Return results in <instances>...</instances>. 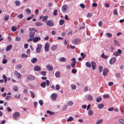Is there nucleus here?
<instances>
[{
  "instance_id": "nucleus-1",
  "label": "nucleus",
  "mask_w": 124,
  "mask_h": 124,
  "mask_svg": "<svg viewBox=\"0 0 124 124\" xmlns=\"http://www.w3.org/2000/svg\"><path fill=\"white\" fill-rule=\"evenodd\" d=\"M53 22L52 20H49L46 22V24L48 26L51 27L54 25Z\"/></svg>"
},
{
  "instance_id": "nucleus-2",
  "label": "nucleus",
  "mask_w": 124,
  "mask_h": 124,
  "mask_svg": "<svg viewBox=\"0 0 124 124\" xmlns=\"http://www.w3.org/2000/svg\"><path fill=\"white\" fill-rule=\"evenodd\" d=\"M35 32H38V31L34 29H32V30L31 31L29 34V36L30 37H32L34 36L35 34Z\"/></svg>"
},
{
  "instance_id": "nucleus-3",
  "label": "nucleus",
  "mask_w": 124,
  "mask_h": 124,
  "mask_svg": "<svg viewBox=\"0 0 124 124\" xmlns=\"http://www.w3.org/2000/svg\"><path fill=\"white\" fill-rule=\"evenodd\" d=\"M42 47V46L41 44H39L38 45L36 49V52L37 53H39L40 52Z\"/></svg>"
},
{
  "instance_id": "nucleus-4",
  "label": "nucleus",
  "mask_w": 124,
  "mask_h": 124,
  "mask_svg": "<svg viewBox=\"0 0 124 124\" xmlns=\"http://www.w3.org/2000/svg\"><path fill=\"white\" fill-rule=\"evenodd\" d=\"M20 116V114L18 112H16L14 113L13 115V117L15 119H17L18 117Z\"/></svg>"
},
{
  "instance_id": "nucleus-5",
  "label": "nucleus",
  "mask_w": 124,
  "mask_h": 124,
  "mask_svg": "<svg viewBox=\"0 0 124 124\" xmlns=\"http://www.w3.org/2000/svg\"><path fill=\"white\" fill-rule=\"evenodd\" d=\"M50 44L48 42H47L45 46V50L46 52H47L49 51V48Z\"/></svg>"
},
{
  "instance_id": "nucleus-6",
  "label": "nucleus",
  "mask_w": 124,
  "mask_h": 124,
  "mask_svg": "<svg viewBox=\"0 0 124 124\" xmlns=\"http://www.w3.org/2000/svg\"><path fill=\"white\" fill-rule=\"evenodd\" d=\"M80 40L79 39H76L72 41V43L74 45H77L80 42Z\"/></svg>"
},
{
  "instance_id": "nucleus-7",
  "label": "nucleus",
  "mask_w": 124,
  "mask_h": 124,
  "mask_svg": "<svg viewBox=\"0 0 124 124\" xmlns=\"http://www.w3.org/2000/svg\"><path fill=\"white\" fill-rule=\"evenodd\" d=\"M67 5L65 4L63 5L62 7V11L64 12H65L67 10Z\"/></svg>"
},
{
  "instance_id": "nucleus-8",
  "label": "nucleus",
  "mask_w": 124,
  "mask_h": 124,
  "mask_svg": "<svg viewBox=\"0 0 124 124\" xmlns=\"http://www.w3.org/2000/svg\"><path fill=\"white\" fill-rule=\"evenodd\" d=\"M27 78L29 80H33L35 78L34 76L32 75H29L27 77Z\"/></svg>"
},
{
  "instance_id": "nucleus-9",
  "label": "nucleus",
  "mask_w": 124,
  "mask_h": 124,
  "mask_svg": "<svg viewBox=\"0 0 124 124\" xmlns=\"http://www.w3.org/2000/svg\"><path fill=\"white\" fill-rule=\"evenodd\" d=\"M46 68L47 69L50 71H52L53 69V67L52 66L50 65H47L46 66Z\"/></svg>"
},
{
  "instance_id": "nucleus-10",
  "label": "nucleus",
  "mask_w": 124,
  "mask_h": 124,
  "mask_svg": "<svg viewBox=\"0 0 124 124\" xmlns=\"http://www.w3.org/2000/svg\"><path fill=\"white\" fill-rule=\"evenodd\" d=\"M108 70L106 68H105L103 70V75L105 76H106L108 74Z\"/></svg>"
},
{
  "instance_id": "nucleus-11",
  "label": "nucleus",
  "mask_w": 124,
  "mask_h": 124,
  "mask_svg": "<svg viewBox=\"0 0 124 124\" xmlns=\"http://www.w3.org/2000/svg\"><path fill=\"white\" fill-rule=\"evenodd\" d=\"M116 60V58L115 57H113L110 60V63L111 64H112L114 63Z\"/></svg>"
},
{
  "instance_id": "nucleus-12",
  "label": "nucleus",
  "mask_w": 124,
  "mask_h": 124,
  "mask_svg": "<svg viewBox=\"0 0 124 124\" xmlns=\"http://www.w3.org/2000/svg\"><path fill=\"white\" fill-rule=\"evenodd\" d=\"M91 64L92 68L93 70H94L96 67V64L95 63L94 61L91 62Z\"/></svg>"
},
{
  "instance_id": "nucleus-13",
  "label": "nucleus",
  "mask_w": 124,
  "mask_h": 124,
  "mask_svg": "<svg viewBox=\"0 0 124 124\" xmlns=\"http://www.w3.org/2000/svg\"><path fill=\"white\" fill-rule=\"evenodd\" d=\"M34 70L36 71H39L41 70L40 67L38 66H36L34 68Z\"/></svg>"
},
{
  "instance_id": "nucleus-14",
  "label": "nucleus",
  "mask_w": 124,
  "mask_h": 124,
  "mask_svg": "<svg viewBox=\"0 0 124 124\" xmlns=\"http://www.w3.org/2000/svg\"><path fill=\"white\" fill-rule=\"evenodd\" d=\"M57 95L55 93H52L51 95V97L52 100H54L56 97Z\"/></svg>"
},
{
  "instance_id": "nucleus-15",
  "label": "nucleus",
  "mask_w": 124,
  "mask_h": 124,
  "mask_svg": "<svg viewBox=\"0 0 124 124\" xmlns=\"http://www.w3.org/2000/svg\"><path fill=\"white\" fill-rule=\"evenodd\" d=\"M40 39V38L39 37H36L33 40L34 42H36L37 41H39Z\"/></svg>"
},
{
  "instance_id": "nucleus-16",
  "label": "nucleus",
  "mask_w": 124,
  "mask_h": 124,
  "mask_svg": "<svg viewBox=\"0 0 124 124\" xmlns=\"http://www.w3.org/2000/svg\"><path fill=\"white\" fill-rule=\"evenodd\" d=\"M48 17L47 16H43L42 18V21L45 23L46 22L47 19L48 18Z\"/></svg>"
},
{
  "instance_id": "nucleus-17",
  "label": "nucleus",
  "mask_w": 124,
  "mask_h": 124,
  "mask_svg": "<svg viewBox=\"0 0 124 124\" xmlns=\"http://www.w3.org/2000/svg\"><path fill=\"white\" fill-rule=\"evenodd\" d=\"M12 46L11 45H10L8 46L6 49V51H9L12 48Z\"/></svg>"
},
{
  "instance_id": "nucleus-18",
  "label": "nucleus",
  "mask_w": 124,
  "mask_h": 124,
  "mask_svg": "<svg viewBox=\"0 0 124 124\" xmlns=\"http://www.w3.org/2000/svg\"><path fill=\"white\" fill-rule=\"evenodd\" d=\"M11 30L13 32L16 31L17 30V27L16 26H12L11 27Z\"/></svg>"
},
{
  "instance_id": "nucleus-19",
  "label": "nucleus",
  "mask_w": 124,
  "mask_h": 124,
  "mask_svg": "<svg viewBox=\"0 0 124 124\" xmlns=\"http://www.w3.org/2000/svg\"><path fill=\"white\" fill-rule=\"evenodd\" d=\"M98 106L99 108L102 109L103 108L104 106L103 104H98Z\"/></svg>"
},
{
  "instance_id": "nucleus-20",
  "label": "nucleus",
  "mask_w": 124,
  "mask_h": 124,
  "mask_svg": "<svg viewBox=\"0 0 124 124\" xmlns=\"http://www.w3.org/2000/svg\"><path fill=\"white\" fill-rule=\"evenodd\" d=\"M57 48L56 45H53L51 48V49L52 50H55Z\"/></svg>"
},
{
  "instance_id": "nucleus-21",
  "label": "nucleus",
  "mask_w": 124,
  "mask_h": 124,
  "mask_svg": "<svg viewBox=\"0 0 124 124\" xmlns=\"http://www.w3.org/2000/svg\"><path fill=\"white\" fill-rule=\"evenodd\" d=\"M46 83L45 82L42 83L40 84V86L43 88H45L46 85Z\"/></svg>"
},
{
  "instance_id": "nucleus-22",
  "label": "nucleus",
  "mask_w": 124,
  "mask_h": 124,
  "mask_svg": "<svg viewBox=\"0 0 124 124\" xmlns=\"http://www.w3.org/2000/svg\"><path fill=\"white\" fill-rule=\"evenodd\" d=\"M102 98L101 96H98L97 98L96 99V101L97 102H100Z\"/></svg>"
},
{
  "instance_id": "nucleus-23",
  "label": "nucleus",
  "mask_w": 124,
  "mask_h": 124,
  "mask_svg": "<svg viewBox=\"0 0 124 124\" xmlns=\"http://www.w3.org/2000/svg\"><path fill=\"white\" fill-rule=\"evenodd\" d=\"M65 21L64 20L61 19L60 20L59 22L60 25H62L64 23Z\"/></svg>"
},
{
  "instance_id": "nucleus-24",
  "label": "nucleus",
  "mask_w": 124,
  "mask_h": 124,
  "mask_svg": "<svg viewBox=\"0 0 124 124\" xmlns=\"http://www.w3.org/2000/svg\"><path fill=\"white\" fill-rule=\"evenodd\" d=\"M76 61H75L73 62H72L71 63V66H72V68H74V67L76 64Z\"/></svg>"
},
{
  "instance_id": "nucleus-25",
  "label": "nucleus",
  "mask_w": 124,
  "mask_h": 124,
  "mask_svg": "<svg viewBox=\"0 0 124 124\" xmlns=\"http://www.w3.org/2000/svg\"><path fill=\"white\" fill-rule=\"evenodd\" d=\"M73 104V103L72 101H70L67 102V104L68 106H72Z\"/></svg>"
},
{
  "instance_id": "nucleus-26",
  "label": "nucleus",
  "mask_w": 124,
  "mask_h": 124,
  "mask_svg": "<svg viewBox=\"0 0 124 124\" xmlns=\"http://www.w3.org/2000/svg\"><path fill=\"white\" fill-rule=\"evenodd\" d=\"M118 121L119 123L122 124H124V119L123 118H121L119 119Z\"/></svg>"
},
{
  "instance_id": "nucleus-27",
  "label": "nucleus",
  "mask_w": 124,
  "mask_h": 124,
  "mask_svg": "<svg viewBox=\"0 0 124 124\" xmlns=\"http://www.w3.org/2000/svg\"><path fill=\"white\" fill-rule=\"evenodd\" d=\"M21 57L22 58H26L28 57V56L27 55L25 54H21Z\"/></svg>"
},
{
  "instance_id": "nucleus-28",
  "label": "nucleus",
  "mask_w": 124,
  "mask_h": 124,
  "mask_svg": "<svg viewBox=\"0 0 124 124\" xmlns=\"http://www.w3.org/2000/svg\"><path fill=\"white\" fill-rule=\"evenodd\" d=\"M55 76L57 78L59 77L60 76V73L59 71H57L55 74Z\"/></svg>"
},
{
  "instance_id": "nucleus-29",
  "label": "nucleus",
  "mask_w": 124,
  "mask_h": 124,
  "mask_svg": "<svg viewBox=\"0 0 124 124\" xmlns=\"http://www.w3.org/2000/svg\"><path fill=\"white\" fill-rule=\"evenodd\" d=\"M37 61V59L35 58H33L31 60V62L33 63H35Z\"/></svg>"
},
{
  "instance_id": "nucleus-30",
  "label": "nucleus",
  "mask_w": 124,
  "mask_h": 124,
  "mask_svg": "<svg viewBox=\"0 0 124 124\" xmlns=\"http://www.w3.org/2000/svg\"><path fill=\"white\" fill-rule=\"evenodd\" d=\"M58 15V10H55L53 13V15L54 16H56Z\"/></svg>"
},
{
  "instance_id": "nucleus-31",
  "label": "nucleus",
  "mask_w": 124,
  "mask_h": 124,
  "mask_svg": "<svg viewBox=\"0 0 124 124\" xmlns=\"http://www.w3.org/2000/svg\"><path fill=\"white\" fill-rule=\"evenodd\" d=\"M101 56V57L102 58H104L105 59H106L108 58V56L107 55H105L104 54L102 53Z\"/></svg>"
},
{
  "instance_id": "nucleus-32",
  "label": "nucleus",
  "mask_w": 124,
  "mask_h": 124,
  "mask_svg": "<svg viewBox=\"0 0 124 124\" xmlns=\"http://www.w3.org/2000/svg\"><path fill=\"white\" fill-rule=\"evenodd\" d=\"M87 99L89 100H92L93 98L92 96L90 95H88L87 97Z\"/></svg>"
},
{
  "instance_id": "nucleus-33",
  "label": "nucleus",
  "mask_w": 124,
  "mask_h": 124,
  "mask_svg": "<svg viewBox=\"0 0 124 124\" xmlns=\"http://www.w3.org/2000/svg\"><path fill=\"white\" fill-rule=\"evenodd\" d=\"M73 118L71 116H70L69 118L67 119V122H70L73 120Z\"/></svg>"
},
{
  "instance_id": "nucleus-34",
  "label": "nucleus",
  "mask_w": 124,
  "mask_h": 124,
  "mask_svg": "<svg viewBox=\"0 0 124 124\" xmlns=\"http://www.w3.org/2000/svg\"><path fill=\"white\" fill-rule=\"evenodd\" d=\"M60 60L63 62H66L67 61L66 58L64 57H62L60 59Z\"/></svg>"
},
{
  "instance_id": "nucleus-35",
  "label": "nucleus",
  "mask_w": 124,
  "mask_h": 124,
  "mask_svg": "<svg viewBox=\"0 0 124 124\" xmlns=\"http://www.w3.org/2000/svg\"><path fill=\"white\" fill-rule=\"evenodd\" d=\"M30 92L31 93V97L33 98H34L35 97V95L34 92L31 91H30Z\"/></svg>"
},
{
  "instance_id": "nucleus-36",
  "label": "nucleus",
  "mask_w": 124,
  "mask_h": 124,
  "mask_svg": "<svg viewBox=\"0 0 124 124\" xmlns=\"http://www.w3.org/2000/svg\"><path fill=\"white\" fill-rule=\"evenodd\" d=\"M16 68L17 69L19 70L22 68V66L20 64L17 65L16 67Z\"/></svg>"
},
{
  "instance_id": "nucleus-37",
  "label": "nucleus",
  "mask_w": 124,
  "mask_h": 124,
  "mask_svg": "<svg viewBox=\"0 0 124 124\" xmlns=\"http://www.w3.org/2000/svg\"><path fill=\"white\" fill-rule=\"evenodd\" d=\"M86 65L88 67L90 68L91 67V63L89 62H87L86 63Z\"/></svg>"
},
{
  "instance_id": "nucleus-38",
  "label": "nucleus",
  "mask_w": 124,
  "mask_h": 124,
  "mask_svg": "<svg viewBox=\"0 0 124 124\" xmlns=\"http://www.w3.org/2000/svg\"><path fill=\"white\" fill-rule=\"evenodd\" d=\"M106 35L108 38L111 37L112 36V34L110 33H106Z\"/></svg>"
},
{
  "instance_id": "nucleus-39",
  "label": "nucleus",
  "mask_w": 124,
  "mask_h": 124,
  "mask_svg": "<svg viewBox=\"0 0 124 124\" xmlns=\"http://www.w3.org/2000/svg\"><path fill=\"white\" fill-rule=\"evenodd\" d=\"M3 77L4 79L5 80V83H6L7 80V76L5 75L4 74L3 75Z\"/></svg>"
},
{
  "instance_id": "nucleus-40",
  "label": "nucleus",
  "mask_w": 124,
  "mask_h": 124,
  "mask_svg": "<svg viewBox=\"0 0 124 124\" xmlns=\"http://www.w3.org/2000/svg\"><path fill=\"white\" fill-rule=\"evenodd\" d=\"M36 25L37 26H39L42 25V24L40 22H36L35 23Z\"/></svg>"
},
{
  "instance_id": "nucleus-41",
  "label": "nucleus",
  "mask_w": 124,
  "mask_h": 124,
  "mask_svg": "<svg viewBox=\"0 0 124 124\" xmlns=\"http://www.w3.org/2000/svg\"><path fill=\"white\" fill-rule=\"evenodd\" d=\"M16 4V6H19L20 5V1H16L15 2Z\"/></svg>"
},
{
  "instance_id": "nucleus-42",
  "label": "nucleus",
  "mask_w": 124,
  "mask_h": 124,
  "mask_svg": "<svg viewBox=\"0 0 124 124\" xmlns=\"http://www.w3.org/2000/svg\"><path fill=\"white\" fill-rule=\"evenodd\" d=\"M21 39V38L19 37H16L15 39V40L16 41H20Z\"/></svg>"
},
{
  "instance_id": "nucleus-43",
  "label": "nucleus",
  "mask_w": 124,
  "mask_h": 124,
  "mask_svg": "<svg viewBox=\"0 0 124 124\" xmlns=\"http://www.w3.org/2000/svg\"><path fill=\"white\" fill-rule=\"evenodd\" d=\"M113 13L114 15H118L117 8L115 9L113 11Z\"/></svg>"
},
{
  "instance_id": "nucleus-44",
  "label": "nucleus",
  "mask_w": 124,
  "mask_h": 124,
  "mask_svg": "<svg viewBox=\"0 0 124 124\" xmlns=\"http://www.w3.org/2000/svg\"><path fill=\"white\" fill-rule=\"evenodd\" d=\"M103 121L102 119H100L96 122V124H100L102 123Z\"/></svg>"
},
{
  "instance_id": "nucleus-45",
  "label": "nucleus",
  "mask_w": 124,
  "mask_h": 124,
  "mask_svg": "<svg viewBox=\"0 0 124 124\" xmlns=\"http://www.w3.org/2000/svg\"><path fill=\"white\" fill-rule=\"evenodd\" d=\"M47 113L51 115L54 114V112L49 110H47Z\"/></svg>"
},
{
  "instance_id": "nucleus-46",
  "label": "nucleus",
  "mask_w": 124,
  "mask_h": 124,
  "mask_svg": "<svg viewBox=\"0 0 124 124\" xmlns=\"http://www.w3.org/2000/svg\"><path fill=\"white\" fill-rule=\"evenodd\" d=\"M113 55L116 56H118L119 55V54L117 52H114L113 53Z\"/></svg>"
},
{
  "instance_id": "nucleus-47",
  "label": "nucleus",
  "mask_w": 124,
  "mask_h": 124,
  "mask_svg": "<svg viewBox=\"0 0 124 124\" xmlns=\"http://www.w3.org/2000/svg\"><path fill=\"white\" fill-rule=\"evenodd\" d=\"M39 104H40V105L41 106H42L43 103V101L42 100H40L39 101Z\"/></svg>"
},
{
  "instance_id": "nucleus-48",
  "label": "nucleus",
  "mask_w": 124,
  "mask_h": 124,
  "mask_svg": "<svg viewBox=\"0 0 124 124\" xmlns=\"http://www.w3.org/2000/svg\"><path fill=\"white\" fill-rule=\"evenodd\" d=\"M9 16L8 15H6V16H5L4 18V20H7L8 18H9Z\"/></svg>"
},
{
  "instance_id": "nucleus-49",
  "label": "nucleus",
  "mask_w": 124,
  "mask_h": 124,
  "mask_svg": "<svg viewBox=\"0 0 124 124\" xmlns=\"http://www.w3.org/2000/svg\"><path fill=\"white\" fill-rule=\"evenodd\" d=\"M26 11L28 14H30L31 12V10L29 8H27L26 9Z\"/></svg>"
},
{
  "instance_id": "nucleus-50",
  "label": "nucleus",
  "mask_w": 124,
  "mask_h": 124,
  "mask_svg": "<svg viewBox=\"0 0 124 124\" xmlns=\"http://www.w3.org/2000/svg\"><path fill=\"white\" fill-rule=\"evenodd\" d=\"M14 97L15 99H18L20 98V95H19L18 96H17L16 95H15Z\"/></svg>"
},
{
  "instance_id": "nucleus-51",
  "label": "nucleus",
  "mask_w": 124,
  "mask_h": 124,
  "mask_svg": "<svg viewBox=\"0 0 124 124\" xmlns=\"http://www.w3.org/2000/svg\"><path fill=\"white\" fill-rule=\"evenodd\" d=\"M60 86L58 85H57L55 86V88L56 90H59L60 89Z\"/></svg>"
},
{
  "instance_id": "nucleus-52",
  "label": "nucleus",
  "mask_w": 124,
  "mask_h": 124,
  "mask_svg": "<svg viewBox=\"0 0 124 124\" xmlns=\"http://www.w3.org/2000/svg\"><path fill=\"white\" fill-rule=\"evenodd\" d=\"M7 62V60L6 58H4L3 59L2 61V63L3 64H5Z\"/></svg>"
},
{
  "instance_id": "nucleus-53",
  "label": "nucleus",
  "mask_w": 124,
  "mask_h": 124,
  "mask_svg": "<svg viewBox=\"0 0 124 124\" xmlns=\"http://www.w3.org/2000/svg\"><path fill=\"white\" fill-rule=\"evenodd\" d=\"M93 15V13H88L87 16L88 17H90Z\"/></svg>"
},
{
  "instance_id": "nucleus-54",
  "label": "nucleus",
  "mask_w": 124,
  "mask_h": 124,
  "mask_svg": "<svg viewBox=\"0 0 124 124\" xmlns=\"http://www.w3.org/2000/svg\"><path fill=\"white\" fill-rule=\"evenodd\" d=\"M93 113V111L92 110H90L88 112V114L89 115H92Z\"/></svg>"
},
{
  "instance_id": "nucleus-55",
  "label": "nucleus",
  "mask_w": 124,
  "mask_h": 124,
  "mask_svg": "<svg viewBox=\"0 0 124 124\" xmlns=\"http://www.w3.org/2000/svg\"><path fill=\"white\" fill-rule=\"evenodd\" d=\"M115 75L116 76V77L117 78H119L120 77V74L119 73H116Z\"/></svg>"
},
{
  "instance_id": "nucleus-56",
  "label": "nucleus",
  "mask_w": 124,
  "mask_h": 124,
  "mask_svg": "<svg viewBox=\"0 0 124 124\" xmlns=\"http://www.w3.org/2000/svg\"><path fill=\"white\" fill-rule=\"evenodd\" d=\"M98 24L99 26L101 27L102 26V22L101 21H99V22H98Z\"/></svg>"
},
{
  "instance_id": "nucleus-57",
  "label": "nucleus",
  "mask_w": 124,
  "mask_h": 124,
  "mask_svg": "<svg viewBox=\"0 0 124 124\" xmlns=\"http://www.w3.org/2000/svg\"><path fill=\"white\" fill-rule=\"evenodd\" d=\"M18 17H19L20 18H22L23 17V16L22 14H21L18 15Z\"/></svg>"
},
{
  "instance_id": "nucleus-58",
  "label": "nucleus",
  "mask_w": 124,
  "mask_h": 124,
  "mask_svg": "<svg viewBox=\"0 0 124 124\" xmlns=\"http://www.w3.org/2000/svg\"><path fill=\"white\" fill-rule=\"evenodd\" d=\"M80 7L83 9L85 8V5L83 4H81L80 5Z\"/></svg>"
},
{
  "instance_id": "nucleus-59",
  "label": "nucleus",
  "mask_w": 124,
  "mask_h": 124,
  "mask_svg": "<svg viewBox=\"0 0 124 124\" xmlns=\"http://www.w3.org/2000/svg\"><path fill=\"white\" fill-rule=\"evenodd\" d=\"M71 88L73 90H75L76 88V86L75 85H71Z\"/></svg>"
},
{
  "instance_id": "nucleus-60",
  "label": "nucleus",
  "mask_w": 124,
  "mask_h": 124,
  "mask_svg": "<svg viewBox=\"0 0 124 124\" xmlns=\"http://www.w3.org/2000/svg\"><path fill=\"white\" fill-rule=\"evenodd\" d=\"M46 84L47 86H48L50 84L49 82V80H46Z\"/></svg>"
},
{
  "instance_id": "nucleus-61",
  "label": "nucleus",
  "mask_w": 124,
  "mask_h": 124,
  "mask_svg": "<svg viewBox=\"0 0 124 124\" xmlns=\"http://www.w3.org/2000/svg\"><path fill=\"white\" fill-rule=\"evenodd\" d=\"M88 86H86L84 88V91L85 92H86L88 90Z\"/></svg>"
},
{
  "instance_id": "nucleus-62",
  "label": "nucleus",
  "mask_w": 124,
  "mask_h": 124,
  "mask_svg": "<svg viewBox=\"0 0 124 124\" xmlns=\"http://www.w3.org/2000/svg\"><path fill=\"white\" fill-rule=\"evenodd\" d=\"M13 89L15 91H17L18 90L17 87L16 86L14 87L13 88Z\"/></svg>"
},
{
  "instance_id": "nucleus-63",
  "label": "nucleus",
  "mask_w": 124,
  "mask_h": 124,
  "mask_svg": "<svg viewBox=\"0 0 124 124\" xmlns=\"http://www.w3.org/2000/svg\"><path fill=\"white\" fill-rule=\"evenodd\" d=\"M72 72L74 73H75L77 72V71L75 69H73L72 70Z\"/></svg>"
},
{
  "instance_id": "nucleus-64",
  "label": "nucleus",
  "mask_w": 124,
  "mask_h": 124,
  "mask_svg": "<svg viewBox=\"0 0 124 124\" xmlns=\"http://www.w3.org/2000/svg\"><path fill=\"white\" fill-rule=\"evenodd\" d=\"M16 76L18 78H21V75L20 73H19Z\"/></svg>"
}]
</instances>
